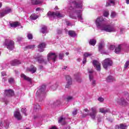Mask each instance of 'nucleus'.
I'll return each mask as SVG.
<instances>
[{"label":"nucleus","mask_w":129,"mask_h":129,"mask_svg":"<svg viewBox=\"0 0 129 129\" xmlns=\"http://www.w3.org/2000/svg\"><path fill=\"white\" fill-rule=\"evenodd\" d=\"M120 129H126V128H127V125L125 124L121 123V124H120Z\"/></svg>","instance_id":"obj_36"},{"label":"nucleus","mask_w":129,"mask_h":129,"mask_svg":"<svg viewBox=\"0 0 129 129\" xmlns=\"http://www.w3.org/2000/svg\"><path fill=\"white\" fill-rule=\"evenodd\" d=\"M21 78H23L24 80L28 81V82H32V79L28 77L27 76L25 75L24 74H21Z\"/></svg>","instance_id":"obj_18"},{"label":"nucleus","mask_w":129,"mask_h":129,"mask_svg":"<svg viewBox=\"0 0 129 129\" xmlns=\"http://www.w3.org/2000/svg\"><path fill=\"white\" fill-rule=\"evenodd\" d=\"M99 111L101 112V113H106V112H108V109H106V108H100Z\"/></svg>","instance_id":"obj_28"},{"label":"nucleus","mask_w":129,"mask_h":129,"mask_svg":"<svg viewBox=\"0 0 129 129\" xmlns=\"http://www.w3.org/2000/svg\"><path fill=\"white\" fill-rule=\"evenodd\" d=\"M124 31V28H120V33L121 34H122L123 33Z\"/></svg>","instance_id":"obj_53"},{"label":"nucleus","mask_w":129,"mask_h":129,"mask_svg":"<svg viewBox=\"0 0 129 129\" xmlns=\"http://www.w3.org/2000/svg\"><path fill=\"white\" fill-rule=\"evenodd\" d=\"M82 2H80L73 1L71 3V6L68 12L70 13V18L73 20H78L81 23H83V18L82 17Z\"/></svg>","instance_id":"obj_1"},{"label":"nucleus","mask_w":129,"mask_h":129,"mask_svg":"<svg viewBox=\"0 0 129 129\" xmlns=\"http://www.w3.org/2000/svg\"><path fill=\"white\" fill-rule=\"evenodd\" d=\"M102 65L105 69H107L108 67L112 66V60H111L109 58H106L103 61Z\"/></svg>","instance_id":"obj_8"},{"label":"nucleus","mask_w":129,"mask_h":129,"mask_svg":"<svg viewBox=\"0 0 129 129\" xmlns=\"http://www.w3.org/2000/svg\"><path fill=\"white\" fill-rule=\"evenodd\" d=\"M10 126V123L9 122V121L7 120H5L4 122V126L6 127V128H9V126Z\"/></svg>","instance_id":"obj_34"},{"label":"nucleus","mask_w":129,"mask_h":129,"mask_svg":"<svg viewBox=\"0 0 129 129\" xmlns=\"http://www.w3.org/2000/svg\"><path fill=\"white\" fill-rule=\"evenodd\" d=\"M117 102L118 104H120V105H123V106H126V105L128 104V103L127 102L125 99H124V97H123L120 99H118Z\"/></svg>","instance_id":"obj_13"},{"label":"nucleus","mask_w":129,"mask_h":129,"mask_svg":"<svg viewBox=\"0 0 129 129\" xmlns=\"http://www.w3.org/2000/svg\"><path fill=\"white\" fill-rule=\"evenodd\" d=\"M17 40L18 42H20L22 41V40H23V38H22L21 37L18 36L17 37Z\"/></svg>","instance_id":"obj_47"},{"label":"nucleus","mask_w":129,"mask_h":129,"mask_svg":"<svg viewBox=\"0 0 129 129\" xmlns=\"http://www.w3.org/2000/svg\"><path fill=\"white\" fill-rule=\"evenodd\" d=\"M58 55H57L55 53L50 52L47 54V60L48 61H50V60H52L53 62H56V59H57Z\"/></svg>","instance_id":"obj_10"},{"label":"nucleus","mask_w":129,"mask_h":129,"mask_svg":"<svg viewBox=\"0 0 129 129\" xmlns=\"http://www.w3.org/2000/svg\"><path fill=\"white\" fill-rule=\"evenodd\" d=\"M27 38L29 40H32L33 39V34L31 33H27Z\"/></svg>","instance_id":"obj_40"},{"label":"nucleus","mask_w":129,"mask_h":129,"mask_svg":"<svg viewBox=\"0 0 129 129\" xmlns=\"http://www.w3.org/2000/svg\"><path fill=\"white\" fill-rule=\"evenodd\" d=\"M26 111H27V109L26 108H22L21 109V112L25 114V116H27V114L26 113Z\"/></svg>","instance_id":"obj_43"},{"label":"nucleus","mask_w":129,"mask_h":129,"mask_svg":"<svg viewBox=\"0 0 129 129\" xmlns=\"http://www.w3.org/2000/svg\"><path fill=\"white\" fill-rule=\"evenodd\" d=\"M66 79L68 84H72V79H71V77L70 76H66Z\"/></svg>","instance_id":"obj_29"},{"label":"nucleus","mask_w":129,"mask_h":129,"mask_svg":"<svg viewBox=\"0 0 129 129\" xmlns=\"http://www.w3.org/2000/svg\"><path fill=\"white\" fill-rule=\"evenodd\" d=\"M47 16L49 19L51 18H63L64 17V14H61L59 12H51L50 11L48 12L47 13Z\"/></svg>","instance_id":"obj_5"},{"label":"nucleus","mask_w":129,"mask_h":129,"mask_svg":"<svg viewBox=\"0 0 129 129\" xmlns=\"http://www.w3.org/2000/svg\"><path fill=\"white\" fill-rule=\"evenodd\" d=\"M90 112L88 113H84L82 115V117H86L87 115H89L92 119H95L96 114H97V108L96 107H93L90 109Z\"/></svg>","instance_id":"obj_3"},{"label":"nucleus","mask_w":129,"mask_h":129,"mask_svg":"<svg viewBox=\"0 0 129 129\" xmlns=\"http://www.w3.org/2000/svg\"><path fill=\"white\" fill-rule=\"evenodd\" d=\"M107 82H113V81H115V79L111 76H108L106 79Z\"/></svg>","instance_id":"obj_21"},{"label":"nucleus","mask_w":129,"mask_h":129,"mask_svg":"<svg viewBox=\"0 0 129 129\" xmlns=\"http://www.w3.org/2000/svg\"><path fill=\"white\" fill-rule=\"evenodd\" d=\"M4 45L5 46L8 50H10V51H13L15 48V42L13 40L6 39Z\"/></svg>","instance_id":"obj_4"},{"label":"nucleus","mask_w":129,"mask_h":129,"mask_svg":"<svg viewBox=\"0 0 129 129\" xmlns=\"http://www.w3.org/2000/svg\"><path fill=\"white\" fill-rule=\"evenodd\" d=\"M36 59L38 63H40V64H43V65H46V64H48V63H49V62L50 61L49 60H48V59H44L43 58V56L42 55H39L36 58Z\"/></svg>","instance_id":"obj_11"},{"label":"nucleus","mask_w":129,"mask_h":129,"mask_svg":"<svg viewBox=\"0 0 129 129\" xmlns=\"http://www.w3.org/2000/svg\"><path fill=\"white\" fill-rule=\"evenodd\" d=\"M88 72H89V78L90 79V81L91 83V85L93 87H94L95 85H96V81H95L93 77V70H90L89 69L88 70Z\"/></svg>","instance_id":"obj_7"},{"label":"nucleus","mask_w":129,"mask_h":129,"mask_svg":"<svg viewBox=\"0 0 129 129\" xmlns=\"http://www.w3.org/2000/svg\"><path fill=\"white\" fill-rule=\"evenodd\" d=\"M66 99L67 101L70 102V101H72V100H74V98L72 96H67Z\"/></svg>","instance_id":"obj_33"},{"label":"nucleus","mask_w":129,"mask_h":129,"mask_svg":"<svg viewBox=\"0 0 129 129\" xmlns=\"http://www.w3.org/2000/svg\"><path fill=\"white\" fill-rule=\"evenodd\" d=\"M57 34H62V30L58 29L57 30Z\"/></svg>","instance_id":"obj_56"},{"label":"nucleus","mask_w":129,"mask_h":129,"mask_svg":"<svg viewBox=\"0 0 129 129\" xmlns=\"http://www.w3.org/2000/svg\"><path fill=\"white\" fill-rule=\"evenodd\" d=\"M66 24L68 26H72V24H71V23H70V22L68 21H66Z\"/></svg>","instance_id":"obj_50"},{"label":"nucleus","mask_w":129,"mask_h":129,"mask_svg":"<svg viewBox=\"0 0 129 129\" xmlns=\"http://www.w3.org/2000/svg\"><path fill=\"white\" fill-rule=\"evenodd\" d=\"M50 129H57V127H56V126H52Z\"/></svg>","instance_id":"obj_64"},{"label":"nucleus","mask_w":129,"mask_h":129,"mask_svg":"<svg viewBox=\"0 0 129 129\" xmlns=\"http://www.w3.org/2000/svg\"><path fill=\"white\" fill-rule=\"evenodd\" d=\"M83 64H86V57H84V58H83Z\"/></svg>","instance_id":"obj_58"},{"label":"nucleus","mask_w":129,"mask_h":129,"mask_svg":"<svg viewBox=\"0 0 129 129\" xmlns=\"http://www.w3.org/2000/svg\"><path fill=\"white\" fill-rule=\"evenodd\" d=\"M36 46L35 45H30L26 47V49H34Z\"/></svg>","instance_id":"obj_41"},{"label":"nucleus","mask_w":129,"mask_h":129,"mask_svg":"<svg viewBox=\"0 0 129 129\" xmlns=\"http://www.w3.org/2000/svg\"><path fill=\"white\" fill-rule=\"evenodd\" d=\"M115 5V0H108L106 2V7H109V6H114Z\"/></svg>","instance_id":"obj_19"},{"label":"nucleus","mask_w":129,"mask_h":129,"mask_svg":"<svg viewBox=\"0 0 129 129\" xmlns=\"http://www.w3.org/2000/svg\"><path fill=\"white\" fill-rule=\"evenodd\" d=\"M98 101H100V102H103V101H104V99L102 97H99L98 99Z\"/></svg>","instance_id":"obj_46"},{"label":"nucleus","mask_w":129,"mask_h":129,"mask_svg":"<svg viewBox=\"0 0 129 129\" xmlns=\"http://www.w3.org/2000/svg\"><path fill=\"white\" fill-rule=\"evenodd\" d=\"M14 115L15 118L17 119V120H21L22 119V115L20 113V110L18 109L14 113Z\"/></svg>","instance_id":"obj_15"},{"label":"nucleus","mask_w":129,"mask_h":129,"mask_svg":"<svg viewBox=\"0 0 129 129\" xmlns=\"http://www.w3.org/2000/svg\"><path fill=\"white\" fill-rule=\"evenodd\" d=\"M32 5H40L42 2L40 0H31Z\"/></svg>","instance_id":"obj_31"},{"label":"nucleus","mask_w":129,"mask_h":129,"mask_svg":"<svg viewBox=\"0 0 129 129\" xmlns=\"http://www.w3.org/2000/svg\"><path fill=\"white\" fill-rule=\"evenodd\" d=\"M8 81L9 83H13V82H14V79L12 78H10Z\"/></svg>","instance_id":"obj_52"},{"label":"nucleus","mask_w":129,"mask_h":129,"mask_svg":"<svg viewBox=\"0 0 129 129\" xmlns=\"http://www.w3.org/2000/svg\"><path fill=\"white\" fill-rule=\"evenodd\" d=\"M29 71L31 72V73L34 74L37 71V68L33 66H32L30 68L28 69Z\"/></svg>","instance_id":"obj_24"},{"label":"nucleus","mask_w":129,"mask_h":129,"mask_svg":"<svg viewBox=\"0 0 129 129\" xmlns=\"http://www.w3.org/2000/svg\"><path fill=\"white\" fill-rule=\"evenodd\" d=\"M46 47L45 43H41L38 46V51L39 52H43L44 48Z\"/></svg>","instance_id":"obj_17"},{"label":"nucleus","mask_w":129,"mask_h":129,"mask_svg":"<svg viewBox=\"0 0 129 129\" xmlns=\"http://www.w3.org/2000/svg\"><path fill=\"white\" fill-rule=\"evenodd\" d=\"M90 45H92V46H95V44H96V40L95 39H91L89 41Z\"/></svg>","instance_id":"obj_35"},{"label":"nucleus","mask_w":129,"mask_h":129,"mask_svg":"<svg viewBox=\"0 0 129 129\" xmlns=\"http://www.w3.org/2000/svg\"><path fill=\"white\" fill-rule=\"evenodd\" d=\"M34 110H35V111H39L41 110V107L40 106V105L35 104L34 105Z\"/></svg>","instance_id":"obj_26"},{"label":"nucleus","mask_w":129,"mask_h":129,"mask_svg":"<svg viewBox=\"0 0 129 129\" xmlns=\"http://www.w3.org/2000/svg\"><path fill=\"white\" fill-rule=\"evenodd\" d=\"M116 16V13L115 12H112L111 13V15H110V17L111 18H115V16Z\"/></svg>","instance_id":"obj_44"},{"label":"nucleus","mask_w":129,"mask_h":129,"mask_svg":"<svg viewBox=\"0 0 129 129\" xmlns=\"http://www.w3.org/2000/svg\"><path fill=\"white\" fill-rule=\"evenodd\" d=\"M73 115H76L77 114V109H75L74 111H73Z\"/></svg>","instance_id":"obj_51"},{"label":"nucleus","mask_w":129,"mask_h":129,"mask_svg":"<svg viewBox=\"0 0 129 129\" xmlns=\"http://www.w3.org/2000/svg\"><path fill=\"white\" fill-rule=\"evenodd\" d=\"M13 10L10 7H6L5 9H3L2 11H0V18H3L5 17L8 14L12 13Z\"/></svg>","instance_id":"obj_9"},{"label":"nucleus","mask_w":129,"mask_h":129,"mask_svg":"<svg viewBox=\"0 0 129 129\" xmlns=\"http://www.w3.org/2000/svg\"><path fill=\"white\" fill-rule=\"evenodd\" d=\"M58 57L60 60H62L63 59V57H64V52H60L59 54Z\"/></svg>","instance_id":"obj_38"},{"label":"nucleus","mask_w":129,"mask_h":129,"mask_svg":"<svg viewBox=\"0 0 129 129\" xmlns=\"http://www.w3.org/2000/svg\"><path fill=\"white\" fill-rule=\"evenodd\" d=\"M96 26L101 31H104L108 33H113L116 31L114 26L111 24L106 25L104 23V19L102 17H98L95 21Z\"/></svg>","instance_id":"obj_2"},{"label":"nucleus","mask_w":129,"mask_h":129,"mask_svg":"<svg viewBox=\"0 0 129 129\" xmlns=\"http://www.w3.org/2000/svg\"><path fill=\"white\" fill-rule=\"evenodd\" d=\"M10 25L12 28H17V27L19 26L20 23H19V22H12L10 23Z\"/></svg>","instance_id":"obj_23"},{"label":"nucleus","mask_w":129,"mask_h":129,"mask_svg":"<svg viewBox=\"0 0 129 129\" xmlns=\"http://www.w3.org/2000/svg\"><path fill=\"white\" fill-rule=\"evenodd\" d=\"M20 64H21V61L18 59H15L11 61V64L12 66H17V65H19Z\"/></svg>","instance_id":"obj_20"},{"label":"nucleus","mask_w":129,"mask_h":129,"mask_svg":"<svg viewBox=\"0 0 129 129\" xmlns=\"http://www.w3.org/2000/svg\"><path fill=\"white\" fill-rule=\"evenodd\" d=\"M46 86H42L41 88L37 91L36 93V96L37 97H44L45 94H46Z\"/></svg>","instance_id":"obj_6"},{"label":"nucleus","mask_w":129,"mask_h":129,"mask_svg":"<svg viewBox=\"0 0 129 129\" xmlns=\"http://www.w3.org/2000/svg\"><path fill=\"white\" fill-rule=\"evenodd\" d=\"M84 111H85V112H89V110L87 108H85L84 109Z\"/></svg>","instance_id":"obj_63"},{"label":"nucleus","mask_w":129,"mask_h":129,"mask_svg":"<svg viewBox=\"0 0 129 129\" xmlns=\"http://www.w3.org/2000/svg\"><path fill=\"white\" fill-rule=\"evenodd\" d=\"M129 66V61H126L124 64V69H126Z\"/></svg>","instance_id":"obj_45"},{"label":"nucleus","mask_w":129,"mask_h":129,"mask_svg":"<svg viewBox=\"0 0 129 129\" xmlns=\"http://www.w3.org/2000/svg\"><path fill=\"white\" fill-rule=\"evenodd\" d=\"M120 128V125H115V129H119Z\"/></svg>","instance_id":"obj_55"},{"label":"nucleus","mask_w":129,"mask_h":129,"mask_svg":"<svg viewBox=\"0 0 129 129\" xmlns=\"http://www.w3.org/2000/svg\"><path fill=\"white\" fill-rule=\"evenodd\" d=\"M18 11L19 12H23V11H24V9L22 7H20L18 8Z\"/></svg>","instance_id":"obj_59"},{"label":"nucleus","mask_w":129,"mask_h":129,"mask_svg":"<svg viewBox=\"0 0 129 129\" xmlns=\"http://www.w3.org/2000/svg\"><path fill=\"white\" fill-rule=\"evenodd\" d=\"M6 75H7L6 72H2V76H6Z\"/></svg>","instance_id":"obj_62"},{"label":"nucleus","mask_w":129,"mask_h":129,"mask_svg":"<svg viewBox=\"0 0 129 129\" xmlns=\"http://www.w3.org/2000/svg\"><path fill=\"white\" fill-rule=\"evenodd\" d=\"M54 105H58V104H60V101H57L56 102L54 103Z\"/></svg>","instance_id":"obj_54"},{"label":"nucleus","mask_w":129,"mask_h":129,"mask_svg":"<svg viewBox=\"0 0 129 129\" xmlns=\"http://www.w3.org/2000/svg\"><path fill=\"white\" fill-rule=\"evenodd\" d=\"M105 46V44H104V42L101 41L99 43L98 45V50L99 52H101V54H105V51L103 50L104 49V47Z\"/></svg>","instance_id":"obj_12"},{"label":"nucleus","mask_w":129,"mask_h":129,"mask_svg":"<svg viewBox=\"0 0 129 129\" xmlns=\"http://www.w3.org/2000/svg\"><path fill=\"white\" fill-rule=\"evenodd\" d=\"M108 15H109V13L108 11H105L103 13V16L104 17H107L108 16Z\"/></svg>","instance_id":"obj_42"},{"label":"nucleus","mask_w":129,"mask_h":129,"mask_svg":"<svg viewBox=\"0 0 129 129\" xmlns=\"http://www.w3.org/2000/svg\"><path fill=\"white\" fill-rule=\"evenodd\" d=\"M5 95L6 96H13V95H15V92H14V91L13 90H5Z\"/></svg>","instance_id":"obj_16"},{"label":"nucleus","mask_w":129,"mask_h":129,"mask_svg":"<svg viewBox=\"0 0 129 129\" xmlns=\"http://www.w3.org/2000/svg\"><path fill=\"white\" fill-rule=\"evenodd\" d=\"M4 126V124L3 123V121H1L0 122V129L3 128Z\"/></svg>","instance_id":"obj_57"},{"label":"nucleus","mask_w":129,"mask_h":129,"mask_svg":"<svg viewBox=\"0 0 129 129\" xmlns=\"http://www.w3.org/2000/svg\"><path fill=\"white\" fill-rule=\"evenodd\" d=\"M121 50V45H119L115 49V52L116 54H119L120 53V51Z\"/></svg>","instance_id":"obj_25"},{"label":"nucleus","mask_w":129,"mask_h":129,"mask_svg":"<svg viewBox=\"0 0 129 129\" xmlns=\"http://www.w3.org/2000/svg\"><path fill=\"white\" fill-rule=\"evenodd\" d=\"M47 26H43L41 27V32L42 33V34H46L47 33Z\"/></svg>","instance_id":"obj_30"},{"label":"nucleus","mask_w":129,"mask_h":129,"mask_svg":"<svg viewBox=\"0 0 129 129\" xmlns=\"http://www.w3.org/2000/svg\"><path fill=\"white\" fill-rule=\"evenodd\" d=\"M58 87V84H55L54 85H52L50 89L52 90H56V89H57V88Z\"/></svg>","instance_id":"obj_39"},{"label":"nucleus","mask_w":129,"mask_h":129,"mask_svg":"<svg viewBox=\"0 0 129 129\" xmlns=\"http://www.w3.org/2000/svg\"><path fill=\"white\" fill-rule=\"evenodd\" d=\"M124 97L126 98V99L127 100V101H129V94H128V93H127L124 96Z\"/></svg>","instance_id":"obj_48"},{"label":"nucleus","mask_w":129,"mask_h":129,"mask_svg":"<svg viewBox=\"0 0 129 129\" xmlns=\"http://www.w3.org/2000/svg\"><path fill=\"white\" fill-rule=\"evenodd\" d=\"M69 36H70V37H72V38H74L77 36L75 31L72 30H70L69 31Z\"/></svg>","instance_id":"obj_22"},{"label":"nucleus","mask_w":129,"mask_h":129,"mask_svg":"<svg viewBox=\"0 0 129 129\" xmlns=\"http://www.w3.org/2000/svg\"><path fill=\"white\" fill-rule=\"evenodd\" d=\"M66 118L65 117H63L62 116L58 118V123H62L63 122V124H65V120Z\"/></svg>","instance_id":"obj_27"},{"label":"nucleus","mask_w":129,"mask_h":129,"mask_svg":"<svg viewBox=\"0 0 129 129\" xmlns=\"http://www.w3.org/2000/svg\"><path fill=\"white\" fill-rule=\"evenodd\" d=\"M76 80L78 82H81V78L78 77L76 79Z\"/></svg>","instance_id":"obj_60"},{"label":"nucleus","mask_w":129,"mask_h":129,"mask_svg":"<svg viewBox=\"0 0 129 129\" xmlns=\"http://www.w3.org/2000/svg\"><path fill=\"white\" fill-rule=\"evenodd\" d=\"M90 56H92V53H90L89 52H85L84 54V58H87V57H90Z\"/></svg>","instance_id":"obj_37"},{"label":"nucleus","mask_w":129,"mask_h":129,"mask_svg":"<svg viewBox=\"0 0 129 129\" xmlns=\"http://www.w3.org/2000/svg\"><path fill=\"white\" fill-rule=\"evenodd\" d=\"M115 48V47L114 46V45H111L110 46L109 49H110V50L112 51V50H114Z\"/></svg>","instance_id":"obj_49"},{"label":"nucleus","mask_w":129,"mask_h":129,"mask_svg":"<svg viewBox=\"0 0 129 129\" xmlns=\"http://www.w3.org/2000/svg\"><path fill=\"white\" fill-rule=\"evenodd\" d=\"M37 18H38V16L35 14H32L30 17V20H32L33 21H35L37 20Z\"/></svg>","instance_id":"obj_32"},{"label":"nucleus","mask_w":129,"mask_h":129,"mask_svg":"<svg viewBox=\"0 0 129 129\" xmlns=\"http://www.w3.org/2000/svg\"><path fill=\"white\" fill-rule=\"evenodd\" d=\"M70 85H71V84H68V82H67V84L66 85V88H69Z\"/></svg>","instance_id":"obj_61"},{"label":"nucleus","mask_w":129,"mask_h":129,"mask_svg":"<svg viewBox=\"0 0 129 129\" xmlns=\"http://www.w3.org/2000/svg\"><path fill=\"white\" fill-rule=\"evenodd\" d=\"M93 65L97 71H100V70H101V64L98 61L96 60H93Z\"/></svg>","instance_id":"obj_14"}]
</instances>
